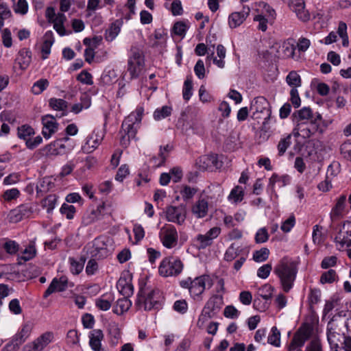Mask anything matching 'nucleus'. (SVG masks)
Here are the masks:
<instances>
[{"label": "nucleus", "mask_w": 351, "mask_h": 351, "mask_svg": "<svg viewBox=\"0 0 351 351\" xmlns=\"http://www.w3.org/2000/svg\"><path fill=\"white\" fill-rule=\"evenodd\" d=\"M184 268V264L180 258L169 256L164 258L158 267V273L162 277L178 276Z\"/></svg>", "instance_id": "0eeeda50"}, {"label": "nucleus", "mask_w": 351, "mask_h": 351, "mask_svg": "<svg viewBox=\"0 0 351 351\" xmlns=\"http://www.w3.org/2000/svg\"><path fill=\"white\" fill-rule=\"evenodd\" d=\"M144 114V108L141 106L136 107L134 111L132 112L123 121L121 132H123L120 143L122 145L127 147L131 139L135 138L141 120Z\"/></svg>", "instance_id": "f03ea898"}, {"label": "nucleus", "mask_w": 351, "mask_h": 351, "mask_svg": "<svg viewBox=\"0 0 351 351\" xmlns=\"http://www.w3.org/2000/svg\"><path fill=\"white\" fill-rule=\"evenodd\" d=\"M242 250L236 243H232L224 254V261L231 262L234 260L241 252Z\"/></svg>", "instance_id": "c9c22d12"}, {"label": "nucleus", "mask_w": 351, "mask_h": 351, "mask_svg": "<svg viewBox=\"0 0 351 351\" xmlns=\"http://www.w3.org/2000/svg\"><path fill=\"white\" fill-rule=\"evenodd\" d=\"M274 288L269 285H265L258 290L259 295L264 300H269L271 298Z\"/></svg>", "instance_id": "052dcab7"}, {"label": "nucleus", "mask_w": 351, "mask_h": 351, "mask_svg": "<svg viewBox=\"0 0 351 351\" xmlns=\"http://www.w3.org/2000/svg\"><path fill=\"white\" fill-rule=\"evenodd\" d=\"M296 113L298 114L297 119L298 123L308 122L311 121V119L315 118V116L313 115V112L309 107H304L298 110Z\"/></svg>", "instance_id": "ea45409f"}, {"label": "nucleus", "mask_w": 351, "mask_h": 351, "mask_svg": "<svg viewBox=\"0 0 351 351\" xmlns=\"http://www.w3.org/2000/svg\"><path fill=\"white\" fill-rule=\"evenodd\" d=\"M164 297L158 289L147 285L145 279L139 280V290L135 305L138 310L152 311L162 308Z\"/></svg>", "instance_id": "f257e3e1"}, {"label": "nucleus", "mask_w": 351, "mask_h": 351, "mask_svg": "<svg viewBox=\"0 0 351 351\" xmlns=\"http://www.w3.org/2000/svg\"><path fill=\"white\" fill-rule=\"evenodd\" d=\"M54 43L53 34L51 31H47L43 36V43L42 45L41 52L43 53V59L48 58L51 52V47Z\"/></svg>", "instance_id": "c756f323"}, {"label": "nucleus", "mask_w": 351, "mask_h": 351, "mask_svg": "<svg viewBox=\"0 0 351 351\" xmlns=\"http://www.w3.org/2000/svg\"><path fill=\"white\" fill-rule=\"evenodd\" d=\"M313 332V328L308 324L302 326L295 333L288 347L289 351L295 350L297 347H302L310 338Z\"/></svg>", "instance_id": "ddd939ff"}, {"label": "nucleus", "mask_w": 351, "mask_h": 351, "mask_svg": "<svg viewBox=\"0 0 351 351\" xmlns=\"http://www.w3.org/2000/svg\"><path fill=\"white\" fill-rule=\"evenodd\" d=\"M69 140V137H64L51 143L44 148L45 154L47 156H58L66 154L70 150L66 145Z\"/></svg>", "instance_id": "2eb2a0df"}, {"label": "nucleus", "mask_w": 351, "mask_h": 351, "mask_svg": "<svg viewBox=\"0 0 351 351\" xmlns=\"http://www.w3.org/2000/svg\"><path fill=\"white\" fill-rule=\"evenodd\" d=\"M37 254L34 241H30L29 243L17 255L18 264L21 265L25 262L33 259Z\"/></svg>", "instance_id": "393cba45"}, {"label": "nucleus", "mask_w": 351, "mask_h": 351, "mask_svg": "<svg viewBox=\"0 0 351 351\" xmlns=\"http://www.w3.org/2000/svg\"><path fill=\"white\" fill-rule=\"evenodd\" d=\"M12 16V12L5 3L0 4V29L4 25V20Z\"/></svg>", "instance_id": "13d9d810"}, {"label": "nucleus", "mask_w": 351, "mask_h": 351, "mask_svg": "<svg viewBox=\"0 0 351 351\" xmlns=\"http://www.w3.org/2000/svg\"><path fill=\"white\" fill-rule=\"evenodd\" d=\"M321 295L320 289L316 288L310 289L308 295V303L311 309H313L314 306L320 302Z\"/></svg>", "instance_id": "37998d69"}, {"label": "nucleus", "mask_w": 351, "mask_h": 351, "mask_svg": "<svg viewBox=\"0 0 351 351\" xmlns=\"http://www.w3.org/2000/svg\"><path fill=\"white\" fill-rule=\"evenodd\" d=\"M132 305L131 301L127 298H119L114 306L113 312L117 315H122L128 311Z\"/></svg>", "instance_id": "72a5a7b5"}, {"label": "nucleus", "mask_w": 351, "mask_h": 351, "mask_svg": "<svg viewBox=\"0 0 351 351\" xmlns=\"http://www.w3.org/2000/svg\"><path fill=\"white\" fill-rule=\"evenodd\" d=\"M291 134H288L285 138H282L280 140L277 149L278 151V155L282 156L286 152L287 148L291 145Z\"/></svg>", "instance_id": "864d4df0"}, {"label": "nucleus", "mask_w": 351, "mask_h": 351, "mask_svg": "<svg viewBox=\"0 0 351 351\" xmlns=\"http://www.w3.org/2000/svg\"><path fill=\"white\" fill-rule=\"evenodd\" d=\"M193 95V80L191 75H188L184 82L182 88L183 99L188 101Z\"/></svg>", "instance_id": "c03bdc74"}, {"label": "nucleus", "mask_w": 351, "mask_h": 351, "mask_svg": "<svg viewBox=\"0 0 351 351\" xmlns=\"http://www.w3.org/2000/svg\"><path fill=\"white\" fill-rule=\"evenodd\" d=\"M341 154L348 160L351 161V141L344 142L340 147Z\"/></svg>", "instance_id": "338daca9"}, {"label": "nucleus", "mask_w": 351, "mask_h": 351, "mask_svg": "<svg viewBox=\"0 0 351 351\" xmlns=\"http://www.w3.org/2000/svg\"><path fill=\"white\" fill-rule=\"evenodd\" d=\"M268 343L278 347L280 343V332L276 326L271 328V333L268 336Z\"/></svg>", "instance_id": "6e6d98bb"}, {"label": "nucleus", "mask_w": 351, "mask_h": 351, "mask_svg": "<svg viewBox=\"0 0 351 351\" xmlns=\"http://www.w3.org/2000/svg\"><path fill=\"white\" fill-rule=\"evenodd\" d=\"M121 30V22L116 21L112 23L108 29L106 30V39L108 41L113 40L117 35L119 34Z\"/></svg>", "instance_id": "79ce46f5"}, {"label": "nucleus", "mask_w": 351, "mask_h": 351, "mask_svg": "<svg viewBox=\"0 0 351 351\" xmlns=\"http://www.w3.org/2000/svg\"><path fill=\"white\" fill-rule=\"evenodd\" d=\"M304 351H322L321 341L318 337H315L306 346Z\"/></svg>", "instance_id": "774afa93"}, {"label": "nucleus", "mask_w": 351, "mask_h": 351, "mask_svg": "<svg viewBox=\"0 0 351 351\" xmlns=\"http://www.w3.org/2000/svg\"><path fill=\"white\" fill-rule=\"evenodd\" d=\"M269 250L267 247H262L259 250H256L253 254V259L256 262H263L268 258Z\"/></svg>", "instance_id": "bf43d9fd"}, {"label": "nucleus", "mask_w": 351, "mask_h": 351, "mask_svg": "<svg viewBox=\"0 0 351 351\" xmlns=\"http://www.w3.org/2000/svg\"><path fill=\"white\" fill-rule=\"evenodd\" d=\"M251 109L254 110L253 117L254 119H261L259 114H264L263 125H265L268 119L270 118L271 112L269 108V104L267 99L263 97H256L252 103Z\"/></svg>", "instance_id": "f8f14e48"}, {"label": "nucleus", "mask_w": 351, "mask_h": 351, "mask_svg": "<svg viewBox=\"0 0 351 351\" xmlns=\"http://www.w3.org/2000/svg\"><path fill=\"white\" fill-rule=\"evenodd\" d=\"M290 178L287 175L279 176L276 173H274L269 178V185L274 188L276 184H278L280 187H282L288 184Z\"/></svg>", "instance_id": "a19ab883"}, {"label": "nucleus", "mask_w": 351, "mask_h": 351, "mask_svg": "<svg viewBox=\"0 0 351 351\" xmlns=\"http://www.w3.org/2000/svg\"><path fill=\"white\" fill-rule=\"evenodd\" d=\"M165 215L166 219L168 221L181 225L186 219V207L184 205L167 206L166 208Z\"/></svg>", "instance_id": "4468645a"}, {"label": "nucleus", "mask_w": 351, "mask_h": 351, "mask_svg": "<svg viewBox=\"0 0 351 351\" xmlns=\"http://www.w3.org/2000/svg\"><path fill=\"white\" fill-rule=\"evenodd\" d=\"M208 204L205 199H199L192 208L193 214L197 218H203L207 215Z\"/></svg>", "instance_id": "c85d7f7f"}, {"label": "nucleus", "mask_w": 351, "mask_h": 351, "mask_svg": "<svg viewBox=\"0 0 351 351\" xmlns=\"http://www.w3.org/2000/svg\"><path fill=\"white\" fill-rule=\"evenodd\" d=\"M34 134V128L28 125H23L18 128V136L25 141V143L27 140H29Z\"/></svg>", "instance_id": "a18cd8bd"}, {"label": "nucleus", "mask_w": 351, "mask_h": 351, "mask_svg": "<svg viewBox=\"0 0 351 351\" xmlns=\"http://www.w3.org/2000/svg\"><path fill=\"white\" fill-rule=\"evenodd\" d=\"M226 49L222 45H219L217 47V54L219 59H217L215 58L213 59V62L219 68H223L225 66V62L223 59L226 57Z\"/></svg>", "instance_id": "5fc2aeb1"}, {"label": "nucleus", "mask_w": 351, "mask_h": 351, "mask_svg": "<svg viewBox=\"0 0 351 351\" xmlns=\"http://www.w3.org/2000/svg\"><path fill=\"white\" fill-rule=\"evenodd\" d=\"M145 68V57L141 49L132 46L128 56L127 71L130 73V80L138 78Z\"/></svg>", "instance_id": "39448f33"}, {"label": "nucleus", "mask_w": 351, "mask_h": 351, "mask_svg": "<svg viewBox=\"0 0 351 351\" xmlns=\"http://www.w3.org/2000/svg\"><path fill=\"white\" fill-rule=\"evenodd\" d=\"M293 38H288L283 42L281 46L282 57L284 58H293L295 55V45Z\"/></svg>", "instance_id": "2f4dec72"}, {"label": "nucleus", "mask_w": 351, "mask_h": 351, "mask_svg": "<svg viewBox=\"0 0 351 351\" xmlns=\"http://www.w3.org/2000/svg\"><path fill=\"white\" fill-rule=\"evenodd\" d=\"M117 287L120 288V292L128 298L133 293V287L128 283L125 278L121 277L117 282Z\"/></svg>", "instance_id": "09e8293b"}, {"label": "nucleus", "mask_w": 351, "mask_h": 351, "mask_svg": "<svg viewBox=\"0 0 351 351\" xmlns=\"http://www.w3.org/2000/svg\"><path fill=\"white\" fill-rule=\"evenodd\" d=\"M43 125L42 134L45 138H49L58 130V125L55 118L49 114L42 117Z\"/></svg>", "instance_id": "aec40b11"}, {"label": "nucleus", "mask_w": 351, "mask_h": 351, "mask_svg": "<svg viewBox=\"0 0 351 351\" xmlns=\"http://www.w3.org/2000/svg\"><path fill=\"white\" fill-rule=\"evenodd\" d=\"M295 15L300 21L304 23H306L311 20V14L309 11L306 9L305 4L302 5L300 9H298Z\"/></svg>", "instance_id": "e2e57ef3"}, {"label": "nucleus", "mask_w": 351, "mask_h": 351, "mask_svg": "<svg viewBox=\"0 0 351 351\" xmlns=\"http://www.w3.org/2000/svg\"><path fill=\"white\" fill-rule=\"evenodd\" d=\"M17 60L21 69H26L32 61V52L28 49H22L19 51Z\"/></svg>", "instance_id": "473e14b6"}, {"label": "nucleus", "mask_w": 351, "mask_h": 351, "mask_svg": "<svg viewBox=\"0 0 351 351\" xmlns=\"http://www.w3.org/2000/svg\"><path fill=\"white\" fill-rule=\"evenodd\" d=\"M86 261L84 257H81L80 261H77L74 258H69L71 264L70 270L73 274H79L83 269Z\"/></svg>", "instance_id": "49530a36"}, {"label": "nucleus", "mask_w": 351, "mask_h": 351, "mask_svg": "<svg viewBox=\"0 0 351 351\" xmlns=\"http://www.w3.org/2000/svg\"><path fill=\"white\" fill-rule=\"evenodd\" d=\"M334 242L339 250L351 247V221L346 220L336 228Z\"/></svg>", "instance_id": "9d476101"}, {"label": "nucleus", "mask_w": 351, "mask_h": 351, "mask_svg": "<svg viewBox=\"0 0 351 351\" xmlns=\"http://www.w3.org/2000/svg\"><path fill=\"white\" fill-rule=\"evenodd\" d=\"M223 304L222 295H213L206 302L201 314L199 316L198 322L204 324L209 319L215 317L220 311Z\"/></svg>", "instance_id": "6e6552de"}, {"label": "nucleus", "mask_w": 351, "mask_h": 351, "mask_svg": "<svg viewBox=\"0 0 351 351\" xmlns=\"http://www.w3.org/2000/svg\"><path fill=\"white\" fill-rule=\"evenodd\" d=\"M346 196L341 195L337 199L335 206L332 208L330 217L332 221H336L342 217L346 206Z\"/></svg>", "instance_id": "bb28decb"}, {"label": "nucleus", "mask_w": 351, "mask_h": 351, "mask_svg": "<svg viewBox=\"0 0 351 351\" xmlns=\"http://www.w3.org/2000/svg\"><path fill=\"white\" fill-rule=\"evenodd\" d=\"M49 105L55 110L64 111L67 108L68 103L62 99L51 98L49 101Z\"/></svg>", "instance_id": "3c124183"}, {"label": "nucleus", "mask_w": 351, "mask_h": 351, "mask_svg": "<svg viewBox=\"0 0 351 351\" xmlns=\"http://www.w3.org/2000/svg\"><path fill=\"white\" fill-rule=\"evenodd\" d=\"M244 194V189L237 185L231 190L228 199L234 204H238L243 199Z\"/></svg>", "instance_id": "f704fd0d"}, {"label": "nucleus", "mask_w": 351, "mask_h": 351, "mask_svg": "<svg viewBox=\"0 0 351 351\" xmlns=\"http://www.w3.org/2000/svg\"><path fill=\"white\" fill-rule=\"evenodd\" d=\"M113 300L112 294H104L95 300V306L99 310L106 311L110 308Z\"/></svg>", "instance_id": "7c9ffc66"}, {"label": "nucleus", "mask_w": 351, "mask_h": 351, "mask_svg": "<svg viewBox=\"0 0 351 351\" xmlns=\"http://www.w3.org/2000/svg\"><path fill=\"white\" fill-rule=\"evenodd\" d=\"M295 224V217L294 215H291L281 225V230L284 232H289Z\"/></svg>", "instance_id": "69168bd1"}, {"label": "nucleus", "mask_w": 351, "mask_h": 351, "mask_svg": "<svg viewBox=\"0 0 351 351\" xmlns=\"http://www.w3.org/2000/svg\"><path fill=\"white\" fill-rule=\"evenodd\" d=\"M89 346L93 351H105L101 345L104 335L101 329H93L88 335Z\"/></svg>", "instance_id": "5701e85b"}, {"label": "nucleus", "mask_w": 351, "mask_h": 351, "mask_svg": "<svg viewBox=\"0 0 351 351\" xmlns=\"http://www.w3.org/2000/svg\"><path fill=\"white\" fill-rule=\"evenodd\" d=\"M322 117L319 114L315 115V118L308 122H300L293 130L295 136H302L303 138H308L316 133L322 134L323 129L321 127Z\"/></svg>", "instance_id": "423d86ee"}, {"label": "nucleus", "mask_w": 351, "mask_h": 351, "mask_svg": "<svg viewBox=\"0 0 351 351\" xmlns=\"http://www.w3.org/2000/svg\"><path fill=\"white\" fill-rule=\"evenodd\" d=\"M102 138L97 134L93 132L90 134L86 139L84 145L82 147V150L84 153H92L100 145Z\"/></svg>", "instance_id": "a878e982"}, {"label": "nucleus", "mask_w": 351, "mask_h": 351, "mask_svg": "<svg viewBox=\"0 0 351 351\" xmlns=\"http://www.w3.org/2000/svg\"><path fill=\"white\" fill-rule=\"evenodd\" d=\"M109 241L108 239L103 237H97L95 239L93 243V250L91 252L93 256H96L99 258L107 257L110 254L107 243Z\"/></svg>", "instance_id": "a211bd4d"}, {"label": "nucleus", "mask_w": 351, "mask_h": 351, "mask_svg": "<svg viewBox=\"0 0 351 351\" xmlns=\"http://www.w3.org/2000/svg\"><path fill=\"white\" fill-rule=\"evenodd\" d=\"M13 9L15 13L24 15L28 12V3L26 0H19Z\"/></svg>", "instance_id": "680f3d73"}, {"label": "nucleus", "mask_w": 351, "mask_h": 351, "mask_svg": "<svg viewBox=\"0 0 351 351\" xmlns=\"http://www.w3.org/2000/svg\"><path fill=\"white\" fill-rule=\"evenodd\" d=\"M2 249L10 255H16L20 249L19 244L13 240L5 239V242H2Z\"/></svg>", "instance_id": "4c0bfd02"}, {"label": "nucleus", "mask_w": 351, "mask_h": 351, "mask_svg": "<svg viewBox=\"0 0 351 351\" xmlns=\"http://www.w3.org/2000/svg\"><path fill=\"white\" fill-rule=\"evenodd\" d=\"M338 280V276L334 269H329L327 271L324 272L319 279L321 284H331Z\"/></svg>", "instance_id": "de8ad7c7"}, {"label": "nucleus", "mask_w": 351, "mask_h": 351, "mask_svg": "<svg viewBox=\"0 0 351 351\" xmlns=\"http://www.w3.org/2000/svg\"><path fill=\"white\" fill-rule=\"evenodd\" d=\"M53 339V334L51 332H46L38 337L32 343L26 346H29L32 351H42Z\"/></svg>", "instance_id": "412c9836"}, {"label": "nucleus", "mask_w": 351, "mask_h": 351, "mask_svg": "<svg viewBox=\"0 0 351 351\" xmlns=\"http://www.w3.org/2000/svg\"><path fill=\"white\" fill-rule=\"evenodd\" d=\"M159 238L163 246L171 249L176 247L178 241V234L176 228L172 225H165L159 232Z\"/></svg>", "instance_id": "9b49d317"}, {"label": "nucleus", "mask_w": 351, "mask_h": 351, "mask_svg": "<svg viewBox=\"0 0 351 351\" xmlns=\"http://www.w3.org/2000/svg\"><path fill=\"white\" fill-rule=\"evenodd\" d=\"M60 211L62 215H65L68 219H71L73 218L76 210L74 206L64 203Z\"/></svg>", "instance_id": "0e129e2a"}, {"label": "nucleus", "mask_w": 351, "mask_h": 351, "mask_svg": "<svg viewBox=\"0 0 351 351\" xmlns=\"http://www.w3.org/2000/svg\"><path fill=\"white\" fill-rule=\"evenodd\" d=\"M274 273L279 278L283 291L285 293L289 292L293 286L298 273L295 263L285 257L276 265Z\"/></svg>", "instance_id": "7ed1b4c3"}, {"label": "nucleus", "mask_w": 351, "mask_h": 351, "mask_svg": "<svg viewBox=\"0 0 351 351\" xmlns=\"http://www.w3.org/2000/svg\"><path fill=\"white\" fill-rule=\"evenodd\" d=\"M57 200L58 196L56 194H50L42 199L41 206L45 208L48 213H50L56 207Z\"/></svg>", "instance_id": "e433bc0d"}, {"label": "nucleus", "mask_w": 351, "mask_h": 351, "mask_svg": "<svg viewBox=\"0 0 351 351\" xmlns=\"http://www.w3.org/2000/svg\"><path fill=\"white\" fill-rule=\"evenodd\" d=\"M68 283V278L66 276H62L59 278H54L51 282L47 290L45 291L43 297L47 298L56 291H64L66 289Z\"/></svg>", "instance_id": "6ab92c4d"}, {"label": "nucleus", "mask_w": 351, "mask_h": 351, "mask_svg": "<svg viewBox=\"0 0 351 351\" xmlns=\"http://www.w3.org/2000/svg\"><path fill=\"white\" fill-rule=\"evenodd\" d=\"M335 316L328 324L327 338L331 350L334 351H351V337L335 330Z\"/></svg>", "instance_id": "20e7f679"}, {"label": "nucleus", "mask_w": 351, "mask_h": 351, "mask_svg": "<svg viewBox=\"0 0 351 351\" xmlns=\"http://www.w3.org/2000/svg\"><path fill=\"white\" fill-rule=\"evenodd\" d=\"M34 213V206L32 203L21 204L12 210L10 213L11 222L17 223L23 219L30 217Z\"/></svg>", "instance_id": "dca6fc26"}, {"label": "nucleus", "mask_w": 351, "mask_h": 351, "mask_svg": "<svg viewBox=\"0 0 351 351\" xmlns=\"http://www.w3.org/2000/svg\"><path fill=\"white\" fill-rule=\"evenodd\" d=\"M221 232V228L219 227H213L210 228L206 234H199L197 235L195 241L197 242V248L204 250L213 244V240L216 239Z\"/></svg>", "instance_id": "f3484780"}, {"label": "nucleus", "mask_w": 351, "mask_h": 351, "mask_svg": "<svg viewBox=\"0 0 351 351\" xmlns=\"http://www.w3.org/2000/svg\"><path fill=\"white\" fill-rule=\"evenodd\" d=\"M250 8L248 6H243L241 12L232 13L228 17V24L231 28H236L240 26L249 16Z\"/></svg>", "instance_id": "4be33fe9"}, {"label": "nucleus", "mask_w": 351, "mask_h": 351, "mask_svg": "<svg viewBox=\"0 0 351 351\" xmlns=\"http://www.w3.org/2000/svg\"><path fill=\"white\" fill-rule=\"evenodd\" d=\"M218 162L216 156L204 155L198 158L196 165H198L199 170L205 171L214 167L218 168Z\"/></svg>", "instance_id": "b1692460"}, {"label": "nucleus", "mask_w": 351, "mask_h": 351, "mask_svg": "<svg viewBox=\"0 0 351 351\" xmlns=\"http://www.w3.org/2000/svg\"><path fill=\"white\" fill-rule=\"evenodd\" d=\"M172 108L168 106H164L160 108H157L154 112L155 120H161L171 115Z\"/></svg>", "instance_id": "603ef678"}, {"label": "nucleus", "mask_w": 351, "mask_h": 351, "mask_svg": "<svg viewBox=\"0 0 351 351\" xmlns=\"http://www.w3.org/2000/svg\"><path fill=\"white\" fill-rule=\"evenodd\" d=\"M108 332L110 336V342L112 346L119 343L121 339V329L119 324L115 322H111L108 326Z\"/></svg>", "instance_id": "cd10ccee"}, {"label": "nucleus", "mask_w": 351, "mask_h": 351, "mask_svg": "<svg viewBox=\"0 0 351 351\" xmlns=\"http://www.w3.org/2000/svg\"><path fill=\"white\" fill-rule=\"evenodd\" d=\"M210 278L208 276L203 275L195 278L193 280L189 277L186 280H181L180 285L181 287L188 289L190 295L195 299L200 297L206 289V283L208 282Z\"/></svg>", "instance_id": "1a4fd4ad"}, {"label": "nucleus", "mask_w": 351, "mask_h": 351, "mask_svg": "<svg viewBox=\"0 0 351 351\" xmlns=\"http://www.w3.org/2000/svg\"><path fill=\"white\" fill-rule=\"evenodd\" d=\"M286 82L291 88L300 87L302 85V80L300 75L295 71H291L286 77Z\"/></svg>", "instance_id": "58836bf2"}, {"label": "nucleus", "mask_w": 351, "mask_h": 351, "mask_svg": "<svg viewBox=\"0 0 351 351\" xmlns=\"http://www.w3.org/2000/svg\"><path fill=\"white\" fill-rule=\"evenodd\" d=\"M49 84V82L47 79H40L34 84L32 91L35 95H39L48 87Z\"/></svg>", "instance_id": "4d7b16f0"}, {"label": "nucleus", "mask_w": 351, "mask_h": 351, "mask_svg": "<svg viewBox=\"0 0 351 351\" xmlns=\"http://www.w3.org/2000/svg\"><path fill=\"white\" fill-rule=\"evenodd\" d=\"M332 165H329L327 171V175L326 179L318 184L317 188L319 191L322 192H327L332 188V184L330 180H329L328 174L330 173V175L334 176V173H332Z\"/></svg>", "instance_id": "8fccbe9b"}]
</instances>
